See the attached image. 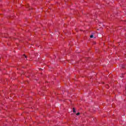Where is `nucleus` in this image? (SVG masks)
Here are the masks:
<instances>
[{
    "mask_svg": "<svg viewBox=\"0 0 126 126\" xmlns=\"http://www.w3.org/2000/svg\"><path fill=\"white\" fill-rule=\"evenodd\" d=\"M24 57H25V58H27V57H26V56H25V55L24 56Z\"/></svg>",
    "mask_w": 126,
    "mask_h": 126,
    "instance_id": "20e7f679",
    "label": "nucleus"
},
{
    "mask_svg": "<svg viewBox=\"0 0 126 126\" xmlns=\"http://www.w3.org/2000/svg\"><path fill=\"white\" fill-rule=\"evenodd\" d=\"M73 112L74 113H75V109L74 108H73Z\"/></svg>",
    "mask_w": 126,
    "mask_h": 126,
    "instance_id": "f03ea898",
    "label": "nucleus"
},
{
    "mask_svg": "<svg viewBox=\"0 0 126 126\" xmlns=\"http://www.w3.org/2000/svg\"><path fill=\"white\" fill-rule=\"evenodd\" d=\"M77 116H79V115H80V113H77Z\"/></svg>",
    "mask_w": 126,
    "mask_h": 126,
    "instance_id": "7ed1b4c3",
    "label": "nucleus"
},
{
    "mask_svg": "<svg viewBox=\"0 0 126 126\" xmlns=\"http://www.w3.org/2000/svg\"><path fill=\"white\" fill-rule=\"evenodd\" d=\"M94 37V35L93 34L91 35L90 38H93Z\"/></svg>",
    "mask_w": 126,
    "mask_h": 126,
    "instance_id": "f257e3e1",
    "label": "nucleus"
}]
</instances>
